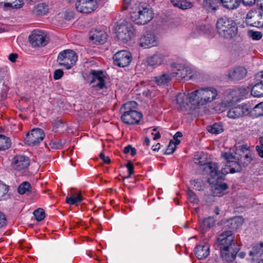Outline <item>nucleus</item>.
Segmentation results:
<instances>
[{"mask_svg":"<svg viewBox=\"0 0 263 263\" xmlns=\"http://www.w3.org/2000/svg\"><path fill=\"white\" fill-rule=\"evenodd\" d=\"M222 156L227 162L224 167H222L221 171L218 170V167L216 163L209 162L204 164V169L208 172L212 178L210 182L214 183V179H223L224 176L229 173H235L241 171V166L235 155L229 152L222 154Z\"/></svg>","mask_w":263,"mask_h":263,"instance_id":"f257e3e1","label":"nucleus"},{"mask_svg":"<svg viewBox=\"0 0 263 263\" xmlns=\"http://www.w3.org/2000/svg\"><path fill=\"white\" fill-rule=\"evenodd\" d=\"M216 29L218 34L225 39H231L236 35L238 32L237 25L231 18L223 16L218 19Z\"/></svg>","mask_w":263,"mask_h":263,"instance_id":"f03ea898","label":"nucleus"},{"mask_svg":"<svg viewBox=\"0 0 263 263\" xmlns=\"http://www.w3.org/2000/svg\"><path fill=\"white\" fill-rule=\"evenodd\" d=\"M137 103L135 101H129L125 103L121 108L122 114L121 119L125 124L130 125L137 124L142 118V114L136 110Z\"/></svg>","mask_w":263,"mask_h":263,"instance_id":"7ed1b4c3","label":"nucleus"},{"mask_svg":"<svg viewBox=\"0 0 263 263\" xmlns=\"http://www.w3.org/2000/svg\"><path fill=\"white\" fill-rule=\"evenodd\" d=\"M154 17V13L147 5L139 4L130 12V18L136 24L144 25L150 22Z\"/></svg>","mask_w":263,"mask_h":263,"instance_id":"20e7f679","label":"nucleus"},{"mask_svg":"<svg viewBox=\"0 0 263 263\" xmlns=\"http://www.w3.org/2000/svg\"><path fill=\"white\" fill-rule=\"evenodd\" d=\"M78 60L77 53L72 50L67 49L60 52L57 58L59 65L69 69L75 65Z\"/></svg>","mask_w":263,"mask_h":263,"instance_id":"39448f33","label":"nucleus"},{"mask_svg":"<svg viewBox=\"0 0 263 263\" xmlns=\"http://www.w3.org/2000/svg\"><path fill=\"white\" fill-rule=\"evenodd\" d=\"M252 106L245 103L231 107L227 111V116L232 119H238L243 117L252 115Z\"/></svg>","mask_w":263,"mask_h":263,"instance_id":"423d86ee","label":"nucleus"},{"mask_svg":"<svg viewBox=\"0 0 263 263\" xmlns=\"http://www.w3.org/2000/svg\"><path fill=\"white\" fill-rule=\"evenodd\" d=\"M116 33L118 39L125 43L134 37L136 30L131 23L125 22L117 27Z\"/></svg>","mask_w":263,"mask_h":263,"instance_id":"0eeeda50","label":"nucleus"},{"mask_svg":"<svg viewBox=\"0 0 263 263\" xmlns=\"http://www.w3.org/2000/svg\"><path fill=\"white\" fill-rule=\"evenodd\" d=\"M235 236L232 231H225L218 237L217 240L219 249L234 248Z\"/></svg>","mask_w":263,"mask_h":263,"instance_id":"6e6552de","label":"nucleus"},{"mask_svg":"<svg viewBox=\"0 0 263 263\" xmlns=\"http://www.w3.org/2000/svg\"><path fill=\"white\" fill-rule=\"evenodd\" d=\"M138 45L143 48H149L158 44V38L152 32H146L138 41Z\"/></svg>","mask_w":263,"mask_h":263,"instance_id":"1a4fd4ad","label":"nucleus"},{"mask_svg":"<svg viewBox=\"0 0 263 263\" xmlns=\"http://www.w3.org/2000/svg\"><path fill=\"white\" fill-rule=\"evenodd\" d=\"M45 134L40 128H34L28 133L25 139V142L29 145L34 146L39 144L43 139Z\"/></svg>","mask_w":263,"mask_h":263,"instance_id":"9d476101","label":"nucleus"},{"mask_svg":"<svg viewBox=\"0 0 263 263\" xmlns=\"http://www.w3.org/2000/svg\"><path fill=\"white\" fill-rule=\"evenodd\" d=\"M113 59L116 65L124 67L129 65L132 60V56L129 51L121 50L114 54Z\"/></svg>","mask_w":263,"mask_h":263,"instance_id":"9b49d317","label":"nucleus"},{"mask_svg":"<svg viewBox=\"0 0 263 263\" xmlns=\"http://www.w3.org/2000/svg\"><path fill=\"white\" fill-rule=\"evenodd\" d=\"M29 41L34 47L44 46L47 43V37L41 30H34L29 36Z\"/></svg>","mask_w":263,"mask_h":263,"instance_id":"f8f14e48","label":"nucleus"},{"mask_svg":"<svg viewBox=\"0 0 263 263\" xmlns=\"http://www.w3.org/2000/svg\"><path fill=\"white\" fill-rule=\"evenodd\" d=\"M89 74L91 76L90 83L93 87L101 89L105 87V76L102 71L91 70Z\"/></svg>","mask_w":263,"mask_h":263,"instance_id":"ddd939ff","label":"nucleus"},{"mask_svg":"<svg viewBox=\"0 0 263 263\" xmlns=\"http://www.w3.org/2000/svg\"><path fill=\"white\" fill-rule=\"evenodd\" d=\"M246 19L247 24L250 26L258 28L263 27V11H249Z\"/></svg>","mask_w":263,"mask_h":263,"instance_id":"4468645a","label":"nucleus"},{"mask_svg":"<svg viewBox=\"0 0 263 263\" xmlns=\"http://www.w3.org/2000/svg\"><path fill=\"white\" fill-rule=\"evenodd\" d=\"M200 104L203 105L215 99L217 95V90L214 88H204L199 89Z\"/></svg>","mask_w":263,"mask_h":263,"instance_id":"2eb2a0df","label":"nucleus"},{"mask_svg":"<svg viewBox=\"0 0 263 263\" xmlns=\"http://www.w3.org/2000/svg\"><path fill=\"white\" fill-rule=\"evenodd\" d=\"M247 74V69L242 67H237L230 69L227 77L232 81H239L245 78Z\"/></svg>","mask_w":263,"mask_h":263,"instance_id":"dca6fc26","label":"nucleus"},{"mask_svg":"<svg viewBox=\"0 0 263 263\" xmlns=\"http://www.w3.org/2000/svg\"><path fill=\"white\" fill-rule=\"evenodd\" d=\"M166 56L162 53L156 52L147 58L146 62L148 65L156 67L161 65L166 62Z\"/></svg>","mask_w":263,"mask_h":263,"instance_id":"f3484780","label":"nucleus"},{"mask_svg":"<svg viewBox=\"0 0 263 263\" xmlns=\"http://www.w3.org/2000/svg\"><path fill=\"white\" fill-rule=\"evenodd\" d=\"M210 177L208 179V182L214 186H212L213 194L215 196L221 197L224 195L226 191L228 189V185L225 183H218V182L221 179H213L214 181V183L210 182V179H212V177L210 175Z\"/></svg>","mask_w":263,"mask_h":263,"instance_id":"a211bd4d","label":"nucleus"},{"mask_svg":"<svg viewBox=\"0 0 263 263\" xmlns=\"http://www.w3.org/2000/svg\"><path fill=\"white\" fill-rule=\"evenodd\" d=\"M195 255L199 260L203 259L210 254V246L205 242L197 245L194 249Z\"/></svg>","mask_w":263,"mask_h":263,"instance_id":"6ab92c4d","label":"nucleus"},{"mask_svg":"<svg viewBox=\"0 0 263 263\" xmlns=\"http://www.w3.org/2000/svg\"><path fill=\"white\" fill-rule=\"evenodd\" d=\"M29 164V159L25 156L17 155L13 158V167L18 171L27 168Z\"/></svg>","mask_w":263,"mask_h":263,"instance_id":"aec40b11","label":"nucleus"},{"mask_svg":"<svg viewBox=\"0 0 263 263\" xmlns=\"http://www.w3.org/2000/svg\"><path fill=\"white\" fill-rule=\"evenodd\" d=\"M221 257L222 260L227 262H232L236 257L237 249L236 248L220 249Z\"/></svg>","mask_w":263,"mask_h":263,"instance_id":"412c9836","label":"nucleus"},{"mask_svg":"<svg viewBox=\"0 0 263 263\" xmlns=\"http://www.w3.org/2000/svg\"><path fill=\"white\" fill-rule=\"evenodd\" d=\"M220 6V0H203L202 7L209 12L216 11Z\"/></svg>","mask_w":263,"mask_h":263,"instance_id":"4be33fe9","label":"nucleus"},{"mask_svg":"<svg viewBox=\"0 0 263 263\" xmlns=\"http://www.w3.org/2000/svg\"><path fill=\"white\" fill-rule=\"evenodd\" d=\"M249 92V88L246 87L236 88L230 92V96L233 100H240L245 97Z\"/></svg>","mask_w":263,"mask_h":263,"instance_id":"5701e85b","label":"nucleus"},{"mask_svg":"<svg viewBox=\"0 0 263 263\" xmlns=\"http://www.w3.org/2000/svg\"><path fill=\"white\" fill-rule=\"evenodd\" d=\"M263 253V242L254 245L249 252V255L251 257L252 261H256L259 255Z\"/></svg>","mask_w":263,"mask_h":263,"instance_id":"b1692460","label":"nucleus"},{"mask_svg":"<svg viewBox=\"0 0 263 263\" xmlns=\"http://www.w3.org/2000/svg\"><path fill=\"white\" fill-rule=\"evenodd\" d=\"M107 39V34L102 30L95 31L90 36V40L96 44H103Z\"/></svg>","mask_w":263,"mask_h":263,"instance_id":"393cba45","label":"nucleus"},{"mask_svg":"<svg viewBox=\"0 0 263 263\" xmlns=\"http://www.w3.org/2000/svg\"><path fill=\"white\" fill-rule=\"evenodd\" d=\"M174 76L172 73H164L154 78V82L158 85L167 84Z\"/></svg>","mask_w":263,"mask_h":263,"instance_id":"a878e982","label":"nucleus"},{"mask_svg":"<svg viewBox=\"0 0 263 263\" xmlns=\"http://www.w3.org/2000/svg\"><path fill=\"white\" fill-rule=\"evenodd\" d=\"M48 11V6L45 3H40L34 6L32 9L33 13L36 16L46 15Z\"/></svg>","mask_w":263,"mask_h":263,"instance_id":"bb28decb","label":"nucleus"},{"mask_svg":"<svg viewBox=\"0 0 263 263\" xmlns=\"http://www.w3.org/2000/svg\"><path fill=\"white\" fill-rule=\"evenodd\" d=\"M243 221L242 217L237 216L228 220L227 226L232 230H237L241 227Z\"/></svg>","mask_w":263,"mask_h":263,"instance_id":"cd10ccee","label":"nucleus"},{"mask_svg":"<svg viewBox=\"0 0 263 263\" xmlns=\"http://www.w3.org/2000/svg\"><path fill=\"white\" fill-rule=\"evenodd\" d=\"M173 66L177 71L176 72V76L178 75L181 78H185L189 74L191 73L190 68L183 64L175 63Z\"/></svg>","mask_w":263,"mask_h":263,"instance_id":"c85d7f7f","label":"nucleus"},{"mask_svg":"<svg viewBox=\"0 0 263 263\" xmlns=\"http://www.w3.org/2000/svg\"><path fill=\"white\" fill-rule=\"evenodd\" d=\"M176 102L181 109H186L189 106V100L185 93H179L176 96Z\"/></svg>","mask_w":263,"mask_h":263,"instance_id":"c756f323","label":"nucleus"},{"mask_svg":"<svg viewBox=\"0 0 263 263\" xmlns=\"http://www.w3.org/2000/svg\"><path fill=\"white\" fill-rule=\"evenodd\" d=\"M171 3L176 7L182 10L190 9L193 6L192 3L187 0H171Z\"/></svg>","mask_w":263,"mask_h":263,"instance_id":"7c9ffc66","label":"nucleus"},{"mask_svg":"<svg viewBox=\"0 0 263 263\" xmlns=\"http://www.w3.org/2000/svg\"><path fill=\"white\" fill-rule=\"evenodd\" d=\"M223 6L226 9L232 10L239 7L241 0H220Z\"/></svg>","mask_w":263,"mask_h":263,"instance_id":"2f4dec72","label":"nucleus"},{"mask_svg":"<svg viewBox=\"0 0 263 263\" xmlns=\"http://www.w3.org/2000/svg\"><path fill=\"white\" fill-rule=\"evenodd\" d=\"M83 200V197L80 192L71 194L70 196H67L66 202L69 204H77L81 202Z\"/></svg>","mask_w":263,"mask_h":263,"instance_id":"473e14b6","label":"nucleus"},{"mask_svg":"<svg viewBox=\"0 0 263 263\" xmlns=\"http://www.w3.org/2000/svg\"><path fill=\"white\" fill-rule=\"evenodd\" d=\"M199 89L196 90L187 95L189 102L194 105H200V94L199 93Z\"/></svg>","mask_w":263,"mask_h":263,"instance_id":"72a5a7b5","label":"nucleus"},{"mask_svg":"<svg viewBox=\"0 0 263 263\" xmlns=\"http://www.w3.org/2000/svg\"><path fill=\"white\" fill-rule=\"evenodd\" d=\"M251 95L255 97L263 96V83L259 81L255 84L251 89Z\"/></svg>","mask_w":263,"mask_h":263,"instance_id":"f704fd0d","label":"nucleus"},{"mask_svg":"<svg viewBox=\"0 0 263 263\" xmlns=\"http://www.w3.org/2000/svg\"><path fill=\"white\" fill-rule=\"evenodd\" d=\"M207 130L213 134H219L223 131L222 125L220 123H215L213 125L208 126Z\"/></svg>","mask_w":263,"mask_h":263,"instance_id":"c9c22d12","label":"nucleus"},{"mask_svg":"<svg viewBox=\"0 0 263 263\" xmlns=\"http://www.w3.org/2000/svg\"><path fill=\"white\" fill-rule=\"evenodd\" d=\"M11 144V140L8 137L0 134V151L9 148Z\"/></svg>","mask_w":263,"mask_h":263,"instance_id":"e433bc0d","label":"nucleus"},{"mask_svg":"<svg viewBox=\"0 0 263 263\" xmlns=\"http://www.w3.org/2000/svg\"><path fill=\"white\" fill-rule=\"evenodd\" d=\"M252 115L256 117L263 116V102L252 107Z\"/></svg>","mask_w":263,"mask_h":263,"instance_id":"4c0bfd02","label":"nucleus"},{"mask_svg":"<svg viewBox=\"0 0 263 263\" xmlns=\"http://www.w3.org/2000/svg\"><path fill=\"white\" fill-rule=\"evenodd\" d=\"M31 185L28 182H24L21 183L17 189V191L19 194L23 195L24 194H28L30 192Z\"/></svg>","mask_w":263,"mask_h":263,"instance_id":"58836bf2","label":"nucleus"},{"mask_svg":"<svg viewBox=\"0 0 263 263\" xmlns=\"http://www.w3.org/2000/svg\"><path fill=\"white\" fill-rule=\"evenodd\" d=\"M33 215L36 220L40 221L45 217V214L43 209L39 208L33 212Z\"/></svg>","mask_w":263,"mask_h":263,"instance_id":"ea45409f","label":"nucleus"},{"mask_svg":"<svg viewBox=\"0 0 263 263\" xmlns=\"http://www.w3.org/2000/svg\"><path fill=\"white\" fill-rule=\"evenodd\" d=\"M248 36L252 38L253 40H259L262 36V34L260 31H254L253 30H249L248 31Z\"/></svg>","mask_w":263,"mask_h":263,"instance_id":"a19ab883","label":"nucleus"},{"mask_svg":"<svg viewBox=\"0 0 263 263\" xmlns=\"http://www.w3.org/2000/svg\"><path fill=\"white\" fill-rule=\"evenodd\" d=\"M215 222V220L213 217L210 216L205 218L203 221V228H210L214 226Z\"/></svg>","mask_w":263,"mask_h":263,"instance_id":"79ce46f5","label":"nucleus"},{"mask_svg":"<svg viewBox=\"0 0 263 263\" xmlns=\"http://www.w3.org/2000/svg\"><path fill=\"white\" fill-rule=\"evenodd\" d=\"M8 186L0 181V200H1L8 193Z\"/></svg>","mask_w":263,"mask_h":263,"instance_id":"37998d69","label":"nucleus"},{"mask_svg":"<svg viewBox=\"0 0 263 263\" xmlns=\"http://www.w3.org/2000/svg\"><path fill=\"white\" fill-rule=\"evenodd\" d=\"M176 146L174 143V141L173 140L170 141V143L167 146V148L166 150V154L170 155L173 153L176 150Z\"/></svg>","mask_w":263,"mask_h":263,"instance_id":"c03bdc74","label":"nucleus"},{"mask_svg":"<svg viewBox=\"0 0 263 263\" xmlns=\"http://www.w3.org/2000/svg\"><path fill=\"white\" fill-rule=\"evenodd\" d=\"M187 197L189 200L192 203H197L198 202V199L194 194V193L191 191L189 190L187 192Z\"/></svg>","mask_w":263,"mask_h":263,"instance_id":"a18cd8bd","label":"nucleus"},{"mask_svg":"<svg viewBox=\"0 0 263 263\" xmlns=\"http://www.w3.org/2000/svg\"><path fill=\"white\" fill-rule=\"evenodd\" d=\"M51 147L54 149H59L62 147L63 142L61 140L59 141H52L50 143Z\"/></svg>","mask_w":263,"mask_h":263,"instance_id":"49530a36","label":"nucleus"},{"mask_svg":"<svg viewBox=\"0 0 263 263\" xmlns=\"http://www.w3.org/2000/svg\"><path fill=\"white\" fill-rule=\"evenodd\" d=\"M124 153L125 154L130 153V155L134 156L136 154V150L135 148L132 147V146L128 145L124 148Z\"/></svg>","mask_w":263,"mask_h":263,"instance_id":"de8ad7c7","label":"nucleus"},{"mask_svg":"<svg viewBox=\"0 0 263 263\" xmlns=\"http://www.w3.org/2000/svg\"><path fill=\"white\" fill-rule=\"evenodd\" d=\"M64 72L62 69H56L53 73V79L55 80L60 79L63 76Z\"/></svg>","mask_w":263,"mask_h":263,"instance_id":"09e8293b","label":"nucleus"},{"mask_svg":"<svg viewBox=\"0 0 263 263\" xmlns=\"http://www.w3.org/2000/svg\"><path fill=\"white\" fill-rule=\"evenodd\" d=\"M23 5V2L22 0H14L13 5H11L10 8L18 9L22 7Z\"/></svg>","mask_w":263,"mask_h":263,"instance_id":"8fccbe9b","label":"nucleus"},{"mask_svg":"<svg viewBox=\"0 0 263 263\" xmlns=\"http://www.w3.org/2000/svg\"><path fill=\"white\" fill-rule=\"evenodd\" d=\"M126 166L128 170V175L125 178H129L134 173V165L132 163L129 162L126 165Z\"/></svg>","mask_w":263,"mask_h":263,"instance_id":"3c124183","label":"nucleus"},{"mask_svg":"<svg viewBox=\"0 0 263 263\" xmlns=\"http://www.w3.org/2000/svg\"><path fill=\"white\" fill-rule=\"evenodd\" d=\"M6 224V218L4 215L0 212V228Z\"/></svg>","mask_w":263,"mask_h":263,"instance_id":"603ef678","label":"nucleus"},{"mask_svg":"<svg viewBox=\"0 0 263 263\" xmlns=\"http://www.w3.org/2000/svg\"><path fill=\"white\" fill-rule=\"evenodd\" d=\"M100 157L103 159L105 163H109L110 162V158L108 157L105 156L103 153L100 154Z\"/></svg>","mask_w":263,"mask_h":263,"instance_id":"864d4df0","label":"nucleus"},{"mask_svg":"<svg viewBox=\"0 0 263 263\" xmlns=\"http://www.w3.org/2000/svg\"><path fill=\"white\" fill-rule=\"evenodd\" d=\"M256 79L257 81H260L263 83V71L258 72L256 75Z\"/></svg>","mask_w":263,"mask_h":263,"instance_id":"5fc2aeb1","label":"nucleus"},{"mask_svg":"<svg viewBox=\"0 0 263 263\" xmlns=\"http://www.w3.org/2000/svg\"><path fill=\"white\" fill-rule=\"evenodd\" d=\"M18 55L16 53H11L9 56V59L12 62H14L15 61Z\"/></svg>","mask_w":263,"mask_h":263,"instance_id":"6e6d98bb","label":"nucleus"},{"mask_svg":"<svg viewBox=\"0 0 263 263\" xmlns=\"http://www.w3.org/2000/svg\"><path fill=\"white\" fill-rule=\"evenodd\" d=\"M123 8L124 10L128 9V6L130 5L132 0H123Z\"/></svg>","mask_w":263,"mask_h":263,"instance_id":"4d7b16f0","label":"nucleus"},{"mask_svg":"<svg viewBox=\"0 0 263 263\" xmlns=\"http://www.w3.org/2000/svg\"><path fill=\"white\" fill-rule=\"evenodd\" d=\"M143 94L146 97H151L153 95V91L150 89H146L143 90Z\"/></svg>","mask_w":263,"mask_h":263,"instance_id":"13d9d810","label":"nucleus"},{"mask_svg":"<svg viewBox=\"0 0 263 263\" xmlns=\"http://www.w3.org/2000/svg\"><path fill=\"white\" fill-rule=\"evenodd\" d=\"M256 150L258 153V155L261 158H263V147L256 146Z\"/></svg>","mask_w":263,"mask_h":263,"instance_id":"bf43d9fd","label":"nucleus"},{"mask_svg":"<svg viewBox=\"0 0 263 263\" xmlns=\"http://www.w3.org/2000/svg\"><path fill=\"white\" fill-rule=\"evenodd\" d=\"M152 134L154 135V140H157L160 138V134L159 132H157L155 133L154 132H153Z\"/></svg>","mask_w":263,"mask_h":263,"instance_id":"052dcab7","label":"nucleus"},{"mask_svg":"<svg viewBox=\"0 0 263 263\" xmlns=\"http://www.w3.org/2000/svg\"><path fill=\"white\" fill-rule=\"evenodd\" d=\"M160 147V143H157L155 145H153L152 146V149L153 151H155V152L158 151Z\"/></svg>","mask_w":263,"mask_h":263,"instance_id":"680f3d73","label":"nucleus"},{"mask_svg":"<svg viewBox=\"0 0 263 263\" xmlns=\"http://www.w3.org/2000/svg\"><path fill=\"white\" fill-rule=\"evenodd\" d=\"M182 137V133L180 132H177L174 136V139H178V138H180Z\"/></svg>","mask_w":263,"mask_h":263,"instance_id":"e2e57ef3","label":"nucleus"},{"mask_svg":"<svg viewBox=\"0 0 263 263\" xmlns=\"http://www.w3.org/2000/svg\"><path fill=\"white\" fill-rule=\"evenodd\" d=\"M220 209L219 208L218 206H216L215 208V209L214 210V213L217 215H218L219 214H220Z\"/></svg>","mask_w":263,"mask_h":263,"instance_id":"0e129e2a","label":"nucleus"},{"mask_svg":"<svg viewBox=\"0 0 263 263\" xmlns=\"http://www.w3.org/2000/svg\"><path fill=\"white\" fill-rule=\"evenodd\" d=\"M14 0H7V7H9L11 6V5H13V3Z\"/></svg>","mask_w":263,"mask_h":263,"instance_id":"69168bd1","label":"nucleus"},{"mask_svg":"<svg viewBox=\"0 0 263 263\" xmlns=\"http://www.w3.org/2000/svg\"><path fill=\"white\" fill-rule=\"evenodd\" d=\"M144 143L146 144V145L148 146L150 143L149 139L147 137H145L144 139Z\"/></svg>","mask_w":263,"mask_h":263,"instance_id":"338daca9","label":"nucleus"},{"mask_svg":"<svg viewBox=\"0 0 263 263\" xmlns=\"http://www.w3.org/2000/svg\"><path fill=\"white\" fill-rule=\"evenodd\" d=\"M0 4L3 5L5 7H7V0H0Z\"/></svg>","mask_w":263,"mask_h":263,"instance_id":"774afa93","label":"nucleus"}]
</instances>
